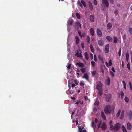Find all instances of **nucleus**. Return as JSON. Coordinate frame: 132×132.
<instances>
[{"label": "nucleus", "instance_id": "nucleus-37", "mask_svg": "<svg viewBox=\"0 0 132 132\" xmlns=\"http://www.w3.org/2000/svg\"><path fill=\"white\" fill-rule=\"evenodd\" d=\"M76 15L78 19H80V16L78 13H76Z\"/></svg>", "mask_w": 132, "mask_h": 132}, {"label": "nucleus", "instance_id": "nucleus-58", "mask_svg": "<svg viewBox=\"0 0 132 132\" xmlns=\"http://www.w3.org/2000/svg\"><path fill=\"white\" fill-rule=\"evenodd\" d=\"M109 1L110 3L111 4H113L114 2L113 0H108Z\"/></svg>", "mask_w": 132, "mask_h": 132}, {"label": "nucleus", "instance_id": "nucleus-64", "mask_svg": "<svg viewBox=\"0 0 132 132\" xmlns=\"http://www.w3.org/2000/svg\"><path fill=\"white\" fill-rule=\"evenodd\" d=\"M71 66V64H70L68 65L67 67L69 69H70V68Z\"/></svg>", "mask_w": 132, "mask_h": 132}, {"label": "nucleus", "instance_id": "nucleus-5", "mask_svg": "<svg viewBox=\"0 0 132 132\" xmlns=\"http://www.w3.org/2000/svg\"><path fill=\"white\" fill-rule=\"evenodd\" d=\"M100 127L102 128V129L103 130H105L107 128V126L106 123L104 122H103L101 126Z\"/></svg>", "mask_w": 132, "mask_h": 132}, {"label": "nucleus", "instance_id": "nucleus-55", "mask_svg": "<svg viewBox=\"0 0 132 132\" xmlns=\"http://www.w3.org/2000/svg\"><path fill=\"white\" fill-rule=\"evenodd\" d=\"M129 86L131 90H132V86L131 82L130 81L129 82Z\"/></svg>", "mask_w": 132, "mask_h": 132}, {"label": "nucleus", "instance_id": "nucleus-57", "mask_svg": "<svg viewBox=\"0 0 132 132\" xmlns=\"http://www.w3.org/2000/svg\"><path fill=\"white\" fill-rule=\"evenodd\" d=\"M129 55L128 53H127L126 54V58H129Z\"/></svg>", "mask_w": 132, "mask_h": 132}, {"label": "nucleus", "instance_id": "nucleus-19", "mask_svg": "<svg viewBox=\"0 0 132 132\" xmlns=\"http://www.w3.org/2000/svg\"><path fill=\"white\" fill-rule=\"evenodd\" d=\"M75 38L76 40V43L77 44H78L79 42V40L78 37L77 36H75Z\"/></svg>", "mask_w": 132, "mask_h": 132}, {"label": "nucleus", "instance_id": "nucleus-16", "mask_svg": "<svg viewBox=\"0 0 132 132\" xmlns=\"http://www.w3.org/2000/svg\"><path fill=\"white\" fill-rule=\"evenodd\" d=\"M94 104L96 106H98L99 104V101L98 98H96V99Z\"/></svg>", "mask_w": 132, "mask_h": 132}, {"label": "nucleus", "instance_id": "nucleus-30", "mask_svg": "<svg viewBox=\"0 0 132 132\" xmlns=\"http://www.w3.org/2000/svg\"><path fill=\"white\" fill-rule=\"evenodd\" d=\"M122 129L123 132H127L126 130L124 125L122 126Z\"/></svg>", "mask_w": 132, "mask_h": 132}, {"label": "nucleus", "instance_id": "nucleus-24", "mask_svg": "<svg viewBox=\"0 0 132 132\" xmlns=\"http://www.w3.org/2000/svg\"><path fill=\"white\" fill-rule=\"evenodd\" d=\"M76 26L77 27H79L80 28H81V25L79 22H76Z\"/></svg>", "mask_w": 132, "mask_h": 132}, {"label": "nucleus", "instance_id": "nucleus-15", "mask_svg": "<svg viewBox=\"0 0 132 132\" xmlns=\"http://www.w3.org/2000/svg\"><path fill=\"white\" fill-rule=\"evenodd\" d=\"M76 65L79 66L80 67H84V65L83 63L81 62L78 63H76Z\"/></svg>", "mask_w": 132, "mask_h": 132}, {"label": "nucleus", "instance_id": "nucleus-11", "mask_svg": "<svg viewBox=\"0 0 132 132\" xmlns=\"http://www.w3.org/2000/svg\"><path fill=\"white\" fill-rule=\"evenodd\" d=\"M128 116L129 119L130 120H131L132 119V111L131 110H130L129 111Z\"/></svg>", "mask_w": 132, "mask_h": 132}, {"label": "nucleus", "instance_id": "nucleus-32", "mask_svg": "<svg viewBox=\"0 0 132 132\" xmlns=\"http://www.w3.org/2000/svg\"><path fill=\"white\" fill-rule=\"evenodd\" d=\"M81 4L83 5L85 7L86 6V3L84 1L82 0L81 1Z\"/></svg>", "mask_w": 132, "mask_h": 132}, {"label": "nucleus", "instance_id": "nucleus-28", "mask_svg": "<svg viewBox=\"0 0 132 132\" xmlns=\"http://www.w3.org/2000/svg\"><path fill=\"white\" fill-rule=\"evenodd\" d=\"M110 80L109 77H108L107 80V85H109L110 83Z\"/></svg>", "mask_w": 132, "mask_h": 132}, {"label": "nucleus", "instance_id": "nucleus-23", "mask_svg": "<svg viewBox=\"0 0 132 132\" xmlns=\"http://www.w3.org/2000/svg\"><path fill=\"white\" fill-rule=\"evenodd\" d=\"M86 59L87 60H88L89 59L88 55L86 52H85L84 53Z\"/></svg>", "mask_w": 132, "mask_h": 132}, {"label": "nucleus", "instance_id": "nucleus-45", "mask_svg": "<svg viewBox=\"0 0 132 132\" xmlns=\"http://www.w3.org/2000/svg\"><path fill=\"white\" fill-rule=\"evenodd\" d=\"M73 22V20H72L71 21H69L68 22V24L70 25H72Z\"/></svg>", "mask_w": 132, "mask_h": 132}, {"label": "nucleus", "instance_id": "nucleus-21", "mask_svg": "<svg viewBox=\"0 0 132 132\" xmlns=\"http://www.w3.org/2000/svg\"><path fill=\"white\" fill-rule=\"evenodd\" d=\"M98 58L99 59L101 62L102 63H104L103 58L101 57L100 55H99L98 56Z\"/></svg>", "mask_w": 132, "mask_h": 132}, {"label": "nucleus", "instance_id": "nucleus-49", "mask_svg": "<svg viewBox=\"0 0 132 132\" xmlns=\"http://www.w3.org/2000/svg\"><path fill=\"white\" fill-rule=\"evenodd\" d=\"M122 38L123 40H125L126 39V34H124V35L123 36Z\"/></svg>", "mask_w": 132, "mask_h": 132}, {"label": "nucleus", "instance_id": "nucleus-52", "mask_svg": "<svg viewBox=\"0 0 132 132\" xmlns=\"http://www.w3.org/2000/svg\"><path fill=\"white\" fill-rule=\"evenodd\" d=\"M110 73L112 77H114V74L112 71H110Z\"/></svg>", "mask_w": 132, "mask_h": 132}, {"label": "nucleus", "instance_id": "nucleus-42", "mask_svg": "<svg viewBox=\"0 0 132 132\" xmlns=\"http://www.w3.org/2000/svg\"><path fill=\"white\" fill-rule=\"evenodd\" d=\"M118 40L117 38L115 37H114V43H117Z\"/></svg>", "mask_w": 132, "mask_h": 132}, {"label": "nucleus", "instance_id": "nucleus-25", "mask_svg": "<svg viewBox=\"0 0 132 132\" xmlns=\"http://www.w3.org/2000/svg\"><path fill=\"white\" fill-rule=\"evenodd\" d=\"M106 38L109 42H111L112 40V38L110 36H107L106 37Z\"/></svg>", "mask_w": 132, "mask_h": 132}, {"label": "nucleus", "instance_id": "nucleus-50", "mask_svg": "<svg viewBox=\"0 0 132 132\" xmlns=\"http://www.w3.org/2000/svg\"><path fill=\"white\" fill-rule=\"evenodd\" d=\"M129 31L130 34L132 35V28H130L128 30Z\"/></svg>", "mask_w": 132, "mask_h": 132}, {"label": "nucleus", "instance_id": "nucleus-54", "mask_svg": "<svg viewBox=\"0 0 132 132\" xmlns=\"http://www.w3.org/2000/svg\"><path fill=\"white\" fill-rule=\"evenodd\" d=\"M78 34H79V36L80 37L81 36V31L80 30H79L78 31Z\"/></svg>", "mask_w": 132, "mask_h": 132}, {"label": "nucleus", "instance_id": "nucleus-39", "mask_svg": "<svg viewBox=\"0 0 132 132\" xmlns=\"http://www.w3.org/2000/svg\"><path fill=\"white\" fill-rule=\"evenodd\" d=\"M84 127H78V129H79V132H80V131H82V130L84 129Z\"/></svg>", "mask_w": 132, "mask_h": 132}, {"label": "nucleus", "instance_id": "nucleus-51", "mask_svg": "<svg viewBox=\"0 0 132 132\" xmlns=\"http://www.w3.org/2000/svg\"><path fill=\"white\" fill-rule=\"evenodd\" d=\"M121 48H120L119 49V51L118 52V54H119V56H121Z\"/></svg>", "mask_w": 132, "mask_h": 132}, {"label": "nucleus", "instance_id": "nucleus-9", "mask_svg": "<svg viewBox=\"0 0 132 132\" xmlns=\"http://www.w3.org/2000/svg\"><path fill=\"white\" fill-rule=\"evenodd\" d=\"M127 127L128 130H130L132 128V125L129 122H128L127 123Z\"/></svg>", "mask_w": 132, "mask_h": 132}, {"label": "nucleus", "instance_id": "nucleus-40", "mask_svg": "<svg viewBox=\"0 0 132 132\" xmlns=\"http://www.w3.org/2000/svg\"><path fill=\"white\" fill-rule=\"evenodd\" d=\"M121 112V111L120 110H118V112L116 114V116H117V117H119L120 113Z\"/></svg>", "mask_w": 132, "mask_h": 132}, {"label": "nucleus", "instance_id": "nucleus-2", "mask_svg": "<svg viewBox=\"0 0 132 132\" xmlns=\"http://www.w3.org/2000/svg\"><path fill=\"white\" fill-rule=\"evenodd\" d=\"M114 128L115 131H117L120 129L121 125L119 123H117L115 125Z\"/></svg>", "mask_w": 132, "mask_h": 132}, {"label": "nucleus", "instance_id": "nucleus-26", "mask_svg": "<svg viewBox=\"0 0 132 132\" xmlns=\"http://www.w3.org/2000/svg\"><path fill=\"white\" fill-rule=\"evenodd\" d=\"M91 126L94 129L96 128V125H95V122L94 121H92L91 123Z\"/></svg>", "mask_w": 132, "mask_h": 132}, {"label": "nucleus", "instance_id": "nucleus-31", "mask_svg": "<svg viewBox=\"0 0 132 132\" xmlns=\"http://www.w3.org/2000/svg\"><path fill=\"white\" fill-rule=\"evenodd\" d=\"M109 129L111 131L114 130L115 131L114 126H113V125H111L110 126Z\"/></svg>", "mask_w": 132, "mask_h": 132}, {"label": "nucleus", "instance_id": "nucleus-43", "mask_svg": "<svg viewBox=\"0 0 132 132\" xmlns=\"http://www.w3.org/2000/svg\"><path fill=\"white\" fill-rule=\"evenodd\" d=\"M77 3L81 7V8H82L83 6L82 5V4H81L79 0L78 1Z\"/></svg>", "mask_w": 132, "mask_h": 132}, {"label": "nucleus", "instance_id": "nucleus-1", "mask_svg": "<svg viewBox=\"0 0 132 132\" xmlns=\"http://www.w3.org/2000/svg\"><path fill=\"white\" fill-rule=\"evenodd\" d=\"M112 111V108L111 106L109 105H106L105 107L104 111L105 113L106 114H110Z\"/></svg>", "mask_w": 132, "mask_h": 132}, {"label": "nucleus", "instance_id": "nucleus-6", "mask_svg": "<svg viewBox=\"0 0 132 132\" xmlns=\"http://www.w3.org/2000/svg\"><path fill=\"white\" fill-rule=\"evenodd\" d=\"M111 95L110 94L107 95L105 97L106 101L107 102H109L110 101Z\"/></svg>", "mask_w": 132, "mask_h": 132}, {"label": "nucleus", "instance_id": "nucleus-27", "mask_svg": "<svg viewBox=\"0 0 132 132\" xmlns=\"http://www.w3.org/2000/svg\"><path fill=\"white\" fill-rule=\"evenodd\" d=\"M89 5L90 9L91 10H92L93 9V6L91 3L90 2H89Z\"/></svg>", "mask_w": 132, "mask_h": 132}, {"label": "nucleus", "instance_id": "nucleus-60", "mask_svg": "<svg viewBox=\"0 0 132 132\" xmlns=\"http://www.w3.org/2000/svg\"><path fill=\"white\" fill-rule=\"evenodd\" d=\"M101 71L103 74H104V69L103 68H101Z\"/></svg>", "mask_w": 132, "mask_h": 132}, {"label": "nucleus", "instance_id": "nucleus-14", "mask_svg": "<svg viewBox=\"0 0 132 132\" xmlns=\"http://www.w3.org/2000/svg\"><path fill=\"white\" fill-rule=\"evenodd\" d=\"M90 22H93L94 21L95 17L94 15H91L90 16Z\"/></svg>", "mask_w": 132, "mask_h": 132}, {"label": "nucleus", "instance_id": "nucleus-4", "mask_svg": "<svg viewBox=\"0 0 132 132\" xmlns=\"http://www.w3.org/2000/svg\"><path fill=\"white\" fill-rule=\"evenodd\" d=\"M102 3L104 6L108 7L109 6V3L107 0H102Z\"/></svg>", "mask_w": 132, "mask_h": 132}, {"label": "nucleus", "instance_id": "nucleus-8", "mask_svg": "<svg viewBox=\"0 0 132 132\" xmlns=\"http://www.w3.org/2000/svg\"><path fill=\"white\" fill-rule=\"evenodd\" d=\"M75 56H77V57H79L80 58H82L83 57L82 56L81 53H79V52L78 51H77L76 53L75 54Z\"/></svg>", "mask_w": 132, "mask_h": 132}, {"label": "nucleus", "instance_id": "nucleus-62", "mask_svg": "<svg viewBox=\"0 0 132 132\" xmlns=\"http://www.w3.org/2000/svg\"><path fill=\"white\" fill-rule=\"evenodd\" d=\"M119 13V12L118 10H116L114 12V13L115 14H118Z\"/></svg>", "mask_w": 132, "mask_h": 132}, {"label": "nucleus", "instance_id": "nucleus-29", "mask_svg": "<svg viewBox=\"0 0 132 132\" xmlns=\"http://www.w3.org/2000/svg\"><path fill=\"white\" fill-rule=\"evenodd\" d=\"M98 91V94L100 95L101 96L103 94L102 90V88L101 89H99Z\"/></svg>", "mask_w": 132, "mask_h": 132}, {"label": "nucleus", "instance_id": "nucleus-53", "mask_svg": "<svg viewBox=\"0 0 132 132\" xmlns=\"http://www.w3.org/2000/svg\"><path fill=\"white\" fill-rule=\"evenodd\" d=\"M85 33H83L81 34V36L80 37L82 38V37H85Z\"/></svg>", "mask_w": 132, "mask_h": 132}, {"label": "nucleus", "instance_id": "nucleus-48", "mask_svg": "<svg viewBox=\"0 0 132 132\" xmlns=\"http://www.w3.org/2000/svg\"><path fill=\"white\" fill-rule=\"evenodd\" d=\"M94 60L96 62L97 61L96 56L95 55H94Z\"/></svg>", "mask_w": 132, "mask_h": 132}, {"label": "nucleus", "instance_id": "nucleus-36", "mask_svg": "<svg viewBox=\"0 0 132 132\" xmlns=\"http://www.w3.org/2000/svg\"><path fill=\"white\" fill-rule=\"evenodd\" d=\"M91 64L92 65L93 67H94L95 66L96 63L94 61H93L91 62Z\"/></svg>", "mask_w": 132, "mask_h": 132}, {"label": "nucleus", "instance_id": "nucleus-47", "mask_svg": "<svg viewBox=\"0 0 132 132\" xmlns=\"http://www.w3.org/2000/svg\"><path fill=\"white\" fill-rule=\"evenodd\" d=\"M109 65L110 66L112 64V61L111 60H110L109 62Z\"/></svg>", "mask_w": 132, "mask_h": 132}, {"label": "nucleus", "instance_id": "nucleus-10", "mask_svg": "<svg viewBox=\"0 0 132 132\" xmlns=\"http://www.w3.org/2000/svg\"><path fill=\"white\" fill-rule=\"evenodd\" d=\"M98 36L99 37H101L102 36V33L101 30L99 29H97V30Z\"/></svg>", "mask_w": 132, "mask_h": 132}, {"label": "nucleus", "instance_id": "nucleus-46", "mask_svg": "<svg viewBox=\"0 0 132 132\" xmlns=\"http://www.w3.org/2000/svg\"><path fill=\"white\" fill-rule=\"evenodd\" d=\"M127 67L128 69L129 70H130V64L129 63H128L127 65Z\"/></svg>", "mask_w": 132, "mask_h": 132}, {"label": "nucleus", "instance_id": "nucleus-17", "mask_svg": "<svg viewBox=\"0 0 132 132\" xmlns=\"http://www.w3.org/2000/svg\"><path fill=\"white\" fill-rule=\"evenodd\" d=\"M90 31L91 35L93 36H94L95 34L94 29L93 28H91L90 29Z\"/></svg>", "mask_w": 132, "mask_h": 132}, {"label": "nucleus", "instance_id": "nucleus-61", "mask_svg": "<svg viewBox=\"0 0 132 132\" xmlns=\"http://www.w3.org/2000/svg\"><path fill=\"white\" fill-rule=\"evenodd\" d=\"M81 46L82 47V48L83 49L84 48V43H82L81 44Z\"/></svg>", "mask_w": 132, "mask_h": 132}, {"label": "nucleus", "instance_id": "nucleus-12", "mask_svg": "<svg viewBox=\"0 0 132 132\" xmlns=\"http://www.w3.org/2000/svg\"><path fill=\"white\" fill-rule=\"evenodd\" d=\"M112 27V24L110 23H108L107 25V29L108 30H110Z\"/></svg>", "mask_w": 132, "mask_h": 132}, {"label": "nucleus", "instance_id": "nucleus-34", "mask_svg": "<svg viewBox=\"0 0 132 132\" xmlns=\"http://www.w3.org/2000/svg\"><path fill=\"white\" fill-rule=\"evenodd\" d=\"M121 96L122 98H123L124 97V93L122 91H121L120 92Z\"/></svg>", "mask_w": 132, "mask_h": 132}, {"label": "nucleus", "instance_id": "nucleus-63", "mask_svg": "<svg viewBox=\"0 0 132 132\" xmlns=\"http://www.w3.org/2000/svg\"><path fill=\"white\" fill-rule=\"evenodd\" d=\"M95 123H97L98 122V120L97 119V118H96L95 119Z\"/></svg>", "mask_w": 132, "mask_h": 132}, {"label": "nucleus", "instance_id": "nucleus-44", "mask_svg": "<svg viewBox=\"0 0 132 132\" xmlns=\"http://www.w3.org/2000/svg\"><path fill=\"white\" fill-rule=\"evenodd\" d=\"M80 70L82 73H84L85 71V68H81L80 69Z\"/></svg>", "mask_w": 132, "mask_h": 132}, {"label": "nucleus", "instance_id": "nucleus-22", "mask_svg": "<svg viewBox=\"0 0 132 132\" xmlns=\"http://www.w3.org/2000/svg\"><path fill=\"white\" fill-rule=\"evenodd\" d=\"M83 77L85 79L87 80H88L89 79L88 76L86 73H85Z\"/></svg>", "mask_w": 132, "mask_h": 132}, {"label": "nucleus", "instance_id": "nucleus-35", "mask_svg": "<svg viewBox=\"0 0 132 132\" xmlns=\"http://www.w3.org/2000/svg\"><path fill=\"white\" fill-rule=\"evenodd\" d=\"M90 48L91 50V51L92 53L94 52V48L93 46L92 45H90Z\"/></svg>", "mask_w": 132, "mask_h": 132}, {"label": "nucleus", "instance_id": "nucleus-38", "mask_svg": "<svg viewBox=\"0 0 132 132\" xmlns=\"http://www.w3.org/2000/svg\"><path fill=\"white\" fill-rule=\"evenodd\" d=\"M79 84L80 86H84L85 84V83H84L83 81H82L80 82Z\"/></svg>", "mask_w": 132, "mask_h": 132}, {"label": "nucleus", "instance_id": "nucleus-7", "mask_svg": "<svg viewBox=\"0 0 132 132\" xmlns=\"http://www.w3.org/2000/svg\"><path fill=\"white\" fill-rule=\"evenodd\" d=\"M109 45L107 44L105 46V53H108L109 52Z\"/></svg>", "mask_w": 132, "mask_h": 132}, {"label": "nucleus", "instance_id": "nucleus-13", "mask_svg": "<svg viewBox=\"0 0 132 132\" xmlns=\"http://www.w3.org/2000/svg\"><path fill=\"white\" fill-rule=\"evenodd\" d=\"M99 45L100 46H102L104 44V41L102 39L98 41Z\"/></svg>", "mask_w": 132, "mask_h": 132}, {"label": "nucleus", "instance_id": "nucleus-33", "mask_svg": "<svg viewBox=\"0 0 132 132\" xmlns=\"http://www.w3.org/2000/svg\"><path fill=\"white\" fill-rule=\"evenodd\" d=\"M124 100L127 103H128L129 102V99L126 96L125 97Z\"/></svg>", "mask_w": 132, "mask_h": 132}, {"label": "nucleus", "instance_id": "nucleus-56", "mask_svg": "<svg viewBox=\"0 0 132 132\" xmlns=\"http://www.w3.org/2000/svg\"><path fill=\"white\" fill-rule=\"evenodd\" d=\"M93 2L95 5H97V3L96 0H94Z\"/></svg>", "mask_w": 132, "mask_h": 132}, {"label": "nucleus", "instance_id": "nucleus-3", "mask_svg": "<svg viewBox=\"0 0 132 132\" xmlns=\"http://www.w3.org/2000/svg\"><path fill=\"white\" fill-rule=\"evenodd\" d=\"M102 84L101 81H99L97 84L96 89H101L102 88Z\"/></svg>", "mask_w": 132, "mask_h": 132}, {"label": "nucleus", "instance_id": "nucleus-20", "mask_svg": "<svg viewBox=\"0 0 132 132\" xmlns=\"http://www.w3.org/2000/svg\"><path fill=\"white\" fill-rule=\"evenodd\" d=\"M86 42L87 44H89L90 42V37L89 36H88L86 38Z\"/></svg>", "mask_w": 132, "mask_h": 132}, {"label": "nucleus", "instance_id": "nucleus-59", "mask_svg": "<svg viewBox=\"0 0 132 132\" xmlns=\"http://www.w3.org/2000/svg\"><path fill=\"white\" fill-rule=\"evenodd\" d=\"M111 70L112 71H113L114 72H116V71L115 70V69L114 67H112L111 68Z\"/></svg>", "mask_w": 132, "mask_h": 132}, {"label": "nucleus", "instance_id": "nucleus-18", "mask_svg": "<svg viewBox=\"0 0 132 132\" xmlns=\"http://www.w3.org/2000/svg\"><path fill=\"white\" fill-rule=\"evenodd\" d=\"M101 116H102V117L103 119L104 120H106V116H105L103 111H101Z\"/></svg>", "mask_w": 132, "mask_h": 132}, {"label": "nucleus", "instance_id": "nucleus-41", "mask_svg": "<svg viewBox=\"0 0 132 132\" xmlns=\"http://www.w3.org/2000/svg\"><path fill=\"white\" fill-rule=\"evenodd\" d=\"M96 73V70H94L93 71L91 72V73L93 76L95 75Z\"/></svg>", "mask_w": 132, "mask_h": 132}]
</instances>
